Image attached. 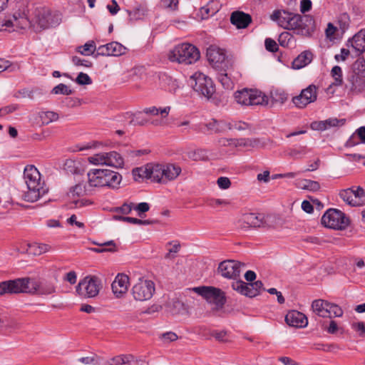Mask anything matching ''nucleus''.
<instances>
[{
    "mask_svg": "<svg viewBox=\"0 0 365 365\" xmlns=\"http://www.w3.org/2000/svg\"><path fill=\"white\" fill-rule=\"evenodd\" d=\"M352 68L353 71L347 77L346 87L353 93H359L365 89V62L357 60Z\"/></svg>",
    "mask_w": 365,
    "mask_h": 365,
    "instance_id": "obj_6",
    "label": "nucleus"
},
{
    "mask_svg": "<svg viewBox=\"0 0 365 365\" xmlns=\"http://www.w3.org/2000/svg\"><path fill=\"white\" fill-rule=\"evenodd\" d=\"M337 23L342 32H344L349 26V16L346 14H341L338 18Z\"/></svg>",
    "mask_w": 365,
    "mask_h": 365,
    "instance_id": "obj_52",
    "label": "nucleus"
},
{
    "mask_svg": "<svg viewBox=\"0 0 365 365\" xmlns=\"http://www.w3.org/2000/svg\"><path fill=\"white\" fill-rule=\"evenodd\" d=\"M230 22L237 29H245L252 22V16L241 11H235L231 14Z\"/></svg>",
    "mask_w": 365,
    "mask_h": 365,
    "instance_id": "obj_26",
    "label": "nucleus"
},
{
    "mask_svg": "<svg viewBox=\"0 0 365 365\" xmlns=\"http://www.w3.org/2000/svg\"><path fill=\"white\" fill-rule=\"evenodd\" d=\"M241 266H244V264L238 261L227 259L219 264L217 270L222 277L236 279L240 275Z\"/></svg>",
    "mask_w": 365,
    "mask_h": 365,
    "instance_id": "obj_17",
    "label": "nucleus"
},
{
    "mask_svg": "<svg viewBox=\"0 0 365 365\" xmlns=\"http://www.w3.org/2000/svg\"><path fill=\"white\" fill-rule=\"evenodd\" d=\"M88 183L91 187L118 188L122 176L118 172L108 169H93L88 173Z\"/></svg>",
    "mask_w": 365,
    "mask_h": 365,
    "instance_id": "obj_2",
    "label": "nucleus"
},
{
    "mask_svg": "<svg viewBox=\"0 0 365 365\" xmlns=\"http://www.w3.org/2000/svg\"><path fill=\"white\" fill-rule=\"evenodd\" d=\"M77 51L83 56L93 55L95 57V54L97 53V47L93 41H89L83 46H78Z\"/></svg>",
    "mask_w": 365,
    "mask_h": 365,
    "instance_id": "obj_37",
    "label": "nucleus"
},
{
    "mask_svg": "<svg viewBox=\"0 0 365 365\" xmlns=\"http://www.w3.org/2000/svg\"><path fill=\"white\" fill-rule=\"evenodd\" d=\"M168 56L173 62L189 65L195 63L200 58V54L195 46L190 43H182L175 46L170 51Z\"/></svg>",
    "mask_w": 365,
    "mask_h": 365,
    "instance_id": "obj_3",
    "label": "nucleus"
},
{
    "mask_svg": "<svg viewBox=\"0 0 365 365\" xmlns=\"http://www.w3.org/2000/svg\"><path fill=\"white\" fill-rule=\"evenodd\" d=\"M155 291L152 280L140 279L132 288L131 294L136 301L143 302L152 298Z\"/></svg>",
    "mask_w": 365,
    "mask_h": 365,
    "instance_id": "obj_12",
    "label": "nucleus"
},
{
    "mask_svg": "<svg viewBox=\"0 0 365 365\" xmlns=\"http://www.w3.org/2000/svg\"><path fill=\"white\" fill-rule=\"evenodd\" d=\"M331 76L334 78V81L330 85V87L331 86H339L342 84V70L340 66H335L332 68Z\"/></svg>",
    "mask_w": 365,
    "mask_h": 365,
    "instance_id": "obj_46",
    "label": "nucleus"
},
{
    "mask_svg": "<svg viewBox=\"0 0 365 365\" xmlns=\"http://www.w3.org/2000/svg\"><path fill=\"white\" fill-rule=\"evenodd\" d=\"M170 110V107L167 106L165 108H156L155 106L147 108L144 109V113L146 114H151L153 115H157L160 114L163 118L166 117Z\"/></svg>",
    "mask_w": 365,
    "mask_h": 365,
    "instance_id": "obj_41",
    "label": "nucleus"
},
{
    "mask_svg": "<svg viewBox=\"0 0 365 365\" xmlns=\"http://www.w3.org/2000/svg\"><path fill=\"white\" fill-rule=\"evenodd\" d=\"M242 228L259 227L263 225V217L261 214L245 213L240 221Z\"/></svg>",
    "mask_w": 365,
    "mask_h": 365,
    "instance_id": "obj_27",
    "label": "nucleus"
},
{
    "mask_svg": "<svg viewBox=\"0 0 365 365\" xmlns=\"http://www.w3.org/2000/svg\"><path fill=\"white\" fill-rule=\"evenodd\" d=\"M20 278L0 282V295L21 293Z\"/></svg>",
    "mask_w": 365,
    "mask_h": 365,
    "instance_id": "obj_28",
    "label": "nucleus"
},
{
    "mask_svg": "<svg viewBox=\"0 0 365 365\" xmlns=\"http://www.w3.org/2000/svg\"><path fill=\"white\" fill-rule=\"evenodd\" d=\"M232 288L239 293L249 297H254L259 294L263 287V283L260 280L247 284L242 280H237L232 282Z\"/></svg>",
    "mask_w": 365,
    "mask_h": 365,
    "instance_id": "obj_16",
    "label": "nucleus"
},
{
    "mask_svg": "<svg viewBox=\"0 0 365 365\" xmlns=\"http://www.w3.org/2000/svg\"><path fill=\"white\" fill-rule=\"evenodd\" d=\"M249 128L247 123L245 122H235V123H227V130L235 129L237 130H244Z\"/></svg>",
    "mask_w": 365,
    "mask_h": 365,
    "instance_id": "obj_56",
    "label": "nucleus"
},
{
    "mask_svg": "<svg viewBox=\"0 0 365 365\" xmlns=\"http://www.w3.org/2000/svg\"><path fill=\"white\" fill-rule=\"evenodd\" d=\"M207 130L214 133H222L227 130V123L223 120H216L212 119L211 121L205 124Z\"/></svg>",
    "mask_w": 365,
    "mask_h": 365,
    "instance_id": "obj_34",
    "label": "nucleus"
},
{
    "mask_svg": "<svg viewBox=\"0 0 365 365\" xmlns=\"http://www.w3.org/2000/svg\"><path fill=\"white\" fill-rule=\"evenodd\" d=\"M163 165L162 164H148V170L149 179L153 181L163 183Z\"/></svg>",
    "mask_w": 365,
    "mask_h": 365,
    "instance_id": "obj_33",
    "label": "nucleus"
},
{
    "mask_svg": "<svg viewBox=\"0 0 365 365\" xmlns=\"http://www.w3.org/2000/svg\"><path fill=\"white\" fill-rule=\"evenodd\" d=\"M189 85L200 95L210 98L215 92V85L210 78L196 72L188 80Z\"/></svg>",
    "mask_w": 365,
    "mask_h": 365,
    "instance_id": "obj_7",
    "label": "nucleus"
},
{
    "mask_svg": "<svg viewBox=\"0 0 365 365\" xmlns=\"http://www.w3.org/2000/svg\"><path fill=\"white\" fill-rule=\"evenodd\" d=\"M102 287L101 279L95 275L84 277L76 286V292L83 297H96Z\"/></svg>",
    "mask_w": 365,
    "mask_h": 365,
    "instance_id": "obj_8",
    "label": "nucleus"
},
{
    "mask_svg": "<svg viewBox=\"0 0 365 365\" xmlns=\"http://www.w3.org/2000/svg\"><path fill=\"white\" fill-rule=\"evenodd\" d=\"M292 39V36L289 32L284 31L279 36L278 41L282 46L287 47Z\"/></svg>",
    "mask_w": 365,
    "mask_h": 365,
    "instance_id": "obj_54",
    "label": "nucleus"
},
{
    "mask_svg": "<svg viewBox=\"0 0 365 365\" xmlns=\"http://www.w3.org/2000/svg\"><path fill=\"white\" fill-rule=\"evenodd\" d=\"M34 20H31L29 17L28 12L24 9L22 11H19L14 14L13 19L5 21L6 27L15 26L19 29H26L33 27L35 29V24H33Z\"/></svg>",
    "mask_w": 365,
    "mask_h": 365,
    "instance_id": "obj_18",
    "label": "nucleus"
},
{
    "mask_svg": "<svg viewBox=\"0 0 365 365\" xmlns=\"http://www.w3.org/2000/svg\"><path fill=\"white\" fill-rule=\"evenodd\" d=\"M329 302L324 299H315L312 303V309L314 313L321 317H327L328 307Z\"/></svg>",
    "mask_w": 365,
    "mask_h": 365,
    "instance_id": "obj_32",
    "label": "nucleus"
},
{
    "mask_svg": "<svg viewBox=\"0 0 365 365\" xmlns=\"http://www.w3.org/2000/svg\"><path fill=\"white\" fill-rule=\"evenodd\" d=\"M129 278L125 274H118L111 284L113 294L117 297H121L128 290Z\"/></svg>",
    "mask_w": 365,
    "mask_h": 365,
    "instance_id": "obj_25",
    "label": "nucleus"
},
{
    "mask_svg": "<svg viewBox=\"0 0 365 365\" xmlns=\"http://www.w3.org/2000/svg\"><path fill=\"white\" fill-rule=\"evenodd\" d=\"M294 15V13L284 10H275L271 15L270 19L274 21H277L279 26L284 29L289 30Z\"/></svg>",
    "mask_w": 365,
    "mask_h": 365,
    "instance_id": "obj_24",
    "label": "nucleus"
},
{
    "mask_svg": "<svg viewBox=\"0 0 365 365\" xmlns=\"http://www.w3.org/2000/svg\"><path fill=\"white\" fill-rule=\"evenodd\" d=\"M352 329L359 332V336L361 337L365 336V324L362 322H354L351 324Z\"/></svg>",
    "mask_w": 365,
    "mask_h": 365,
    "instance_id": "obj_59",
    "label": "nucleus"
},
{
    "mask_svg": "<svg viewBox=\"0 0 365 365\" xmlns=\"http://www.w3.org/2000/svg\"><path fill=\"white\" fill-rule=\"evenodd\" d=\"M225 71V69H222ZM217 80L225 89H232L233 87V82L225 72H220L217 74Z\"/></svg>",
    "mask_w": 365,
    "mask_h": 365,
    "instance_id": "obj_43",
    "label": "nucleus"
},
{
    "mask_svg": "<svg viewBox=\"0 0 365 365\" xmlns=\"http://www.w3.org/2000/svg\"><path fill=\"white\" fill-rule=\"evenodd\" d=\"M317 99V87L315 85H309L303 89L300 94L294 96L292 99V103L298 108H304L311 103Z\"/></svg>",
    "mask_w": 365,
    "mask_h": 365,
    "instance_id": "obj_15",
    "label": "nucleus"
},
{
    "mask_svg": "<svg viewBox=\"0 0 365 365\" xmlns=\"http://www.w3.org/2000/svg\"><path fill=\"white\" fill-rule=\"evenodd\" d=\"M128 13L130 21L141 20L146 15L147 9L145 6L139 5L128 11Z\"/></svg>",
    "mask_w": 365,
    "mask_h": 365,
    "instance_id": "obj_35",
    "label": "nucleus"
},
{
    "mask_svg": "<svg viewBox=\"0 0 365 365\" xmlns=\"http://www.w3.org/2000/svg\"><path fill=\"white\" fill-rule=\"evenodd\" d=\"M312 9L311 0H302L300 2V11L304 14Z\"/></svg>",
    "mask_w": 365,
    "mask_h": 365,
    "instance_id": "obj_64",
    "label": "nucleus"
},
{
    "mask_svg": "<svg viewBox=\"0 0 365 365\" xmlns=\"http://www.w3.org/2000/svg\"><path fill=\"white\" fill-rule=\"evenodd\" d=\"M98 358L96 354H92L91 356L78 359V361L86 365L96 364L98 362Z\"/></svg>",
    "mask_w": 365,
    "mask_h": 365,
    "instance_id": "obj_57",
    "label": "nucleus"
},
{
    "mask_svg": "<svg viewBox=\"0 0 365 365\" xmlns=\"http://www.w3.org/2000/svg\"><path fill=\"white\" fill-rule=\"evenodd\" d=\"M207 58L209 62L215 67L224 69L227 67L226 55L224 51L215 46H210L207 49Z\"/></svg>",
    "mask_w": 365,
    "mask_h": 365,
    "instance_id": "obj_20",
    "label": "nucleus"
},
{
    "mask_svg": "<svg viewBox=\"0 0 365 365\" xmlns=\"http://www.w3.org/2000/svg\"><path fill=\"white\" fill-rule=\"evenodd\" d=\"M214 4L213 1H210L206 6H204L200 8V13L202 14V19H207L210 16H213L218 11V8H214L212 4Z\"/></svg>",
    "mask_w": 365,
    "mask_h": 365,
    "instance_id": "obj_45",
    "label": "nucleus"
},
{
    "mask_svg": "<svg viewBox=\"0 0 365 365\" xmlns=\"http://www.w3.org/2000/svg\"><path fill=\"white\" fill-rule=\"evenodd\" d=\"M354 206L356 207L365 205V192L364 189H362L361 187H357L356 190L354 189Z\"/></svg>",
    "mask_w": 365,
    "mask_h": 365,
    "instance_id": "obj_40",
    "label": "nucleus"
},
{
    "mask_svg": "<svg viewBox=\"0 0 365 365\" xmlns=\"http://www.w3.org/2000/svg\"><path fill=\"white\" fill-rule=\"evenodd\" d=\"M322 224L326 227L334 230H344L349 224V220L345 214L336 209H329L322 217Z\"/></svg>",
    "mask_w": 365,
    "mask_h": 365,
    "instance_id": "obj_9",
    "label": "nucleus"
},
{
    "mask_svg": "<svg viewBox=\"0 0 365 365\" xmlns=\"http://www.w3.org/2000/svg\"><path fill=\"white\" fill-rule=\"evenodd\" d=\"M313 59V53L310 51L302 52L292 62V68L300 69L309 64Z\"/></svg>",
    "mask_w": 365,
    "mask_h": 365,
    "instance_id": "obj_30",
    "label": "nucleus"
},
{
    "mask_svg": "<svg viewBox=\"0 0 365 365\" xmlns=\"http://www.w3.org/2000/svg\"><path fill=\"white\" fill-rule=\"evenodd\" d=\"M51 93L56 95L61 94L68 96L73 93V91L70 89L66 84L60 83L52 89Z\"/></svg>",
    "mask_w": 365,
    "mask_h": 365,
    "instance_id": "obj_50",
    "label": "nucleus"
},
{
    "mask_svg": "<svg viewBox=\"0 0 365 365\" xmlns=\"http://www.w3.org/2000/svg\"><path fill=\"white\" fill-rule=\"evenodd\" d=\"M84 192L85 186L83 185V184L78 183L75 186L71 187L69 193L71 195L72 197H78L83 195Z\"/></svg>",
    "mask_w": 365,
    "mask_h": 365,
    "instance_id": "obj_55",
    "label": "nucleus"
},
{
    "mask_svg": "<svg viewBox=\"0 0 365 365\" xmlns=\"http://www.w3.org/2000/svg\"><path fill=\"white\" fill-rule=\"evenodd\" d=\"M265 48L270 52H276L278 50V45L276 41L272 38H266L264 41Z\"/></svg>",
    "mask_w": 365,
    "mask_h": 365,
    "instance_id": "obj_58",
    "label": "nucleus"
},
{
    "mask_svg": "<svg viewBox=\"0 0 365 365\" xmlns=\"http://www.w3.org/2000/svg\"><path fill=\"white\" fill-rule=\"evenodd\" d=\"M31 252L35 255H40L51 250V246L46 244L34 243L29 245Z\"/></svg>",
    "mask_w": 365,
    "mask_h": 365,
    "instance_id": "obj_44",
    "label": "nucleus"
},
{
    "mask_svg": "<svg viewBox=\"0 0 365 365\" xmlns=\"http://www.w3.org/2000/svg\"><path fill=\"white\" fill-rule=\"evenodd\" d=\"M353 195H354V187L342 190L339 192L340 197L348 205L351 206H354L353 202L354 201Z\"/></svg>",
    "mask_w": 365,
    "mask_h": 365,
    "instance_id": "obj_47",
    "label": "nucleus"
},
{
    "mask_svg": "<svg viewBox=\"0 0 365 365\" xmlns=\"http://www.w3.org/2000/svg\"><path fill=\"white\" fill-rule=\"evenodd\" d=\"M235 98L237 103L242 106H267L269 103L268 96L256 89L237 91L235 93Z\"/></svg>",
    "mask_w": 365,
    "mask_h": 365,
    "instance_id": "obj_5",
    "label": "nucleus"
},
{
    "mask_svg": "<svg viewBox=\"0 0 365 365\" xmlns=\"http://www.w3.org/2000/svg\"><path fill=\"white\" fill-rule=\"evenodd\" d=\"M126 48L121 43L117 41H112L110 43L99 46L97 48V53L95 54V58L98 56H119L125 53Z\"/></svg>",
    "mask_w": 365,
    "mask_h": 365,
    "instance_id": "obj_19",
    "label": "nucleus"
},
{
    "mask_svg": "<svg viewBox=\"0 0 365 365\" xmlns=\"http://www.w3.org/2000/svg\"><path fill=\"white\" fill-rule=\"evenodd\" d=\"M217 183L218 186L223 190L227 189L231 185L230 179L227 177H220L217 179Z\"/></svg>",
    "mask_w": 365,
    "mask_h": 365,
    "instance_id": "obj_61",
    "label": "nucleus"
},
{
    "mask_svg": "<svg viewBox=\"0 0 365 365\" xmlns=\"http://www.w3.org/2000/svg\"><path fill=\"white\" fill-rule=\"evenodd\" d=\"M327 314V317L329 318L340 317L343 315V310L339 305L329 302Z\"/></svg>",
    "mask_w": 365,
    "mask_h": 365,
    "instance_id": "obj_48",
    "label": "nucleus"
},
{
    "mask_svg": "<svg viewBox=\"0 0 365 365\" xmlns=\"http://www.w3.org/2000/svg\"><path fill=\"white\" fill-rule=\"evenodd\" d=\"M345 123V118H330L324 120L312 122L311 128L314 130L324 131L331 128L343 126Z\"/></svg>",
    "mask_w": 365,
    "mask_h": 365,
    "instance_id": "obj_22",
    "label": "nucleus"
},
{
    "mask_svg": "<svg viewBox=\"0 0 365 365\" xmlns=\"http://www.w3.org/2000/svg\"><path fill=\"white\" fill-rule=\"evenodd\" d=\"M40 117L43 123L48 124L51 122L56 121L58 119V113L53 111L42 112Z\"/></svg>",
    "mask_w": 365,
    "mask_h": 365,
    "instance_id": "obj_49",
    "label": "nucleus"
},
{
    "mask_svg": "<svg viewBox=\"0 0 365 365\" xmlns=\"http://www.w3.org/2000/svg\"><path fill=\"white\" fill-rule=\"evenodd\" d=\"M133 178L135 181L140 182L144 178L149 179V173L148 170V165L145 167L134 168L132 171Z\"/></svg>",
    "mask_w": 365,
    "mask_h": 365,
    "instance_id": "obj_38",
    "label": "nucleus"
},
{
    "mask_svg": "<svg viewBox=\"0 0 365 365\" xmlns=\"http://www.w3.org/2000/svg\"><path fill=\"white\" fill-rule=\"evenodd\" d=\"M24 178L28 190L24 192V199L34 202L48 192V188L41 182V174L34 165H27L24 168Z\"/></svg>",
    "mask_w": 365,
    "mask_h": 365,
    "instance_id": "obj_1",
    "label": "nucleus"
},
{
    "mask_svg": "<svg viewBox=\"0 0 365 365\" xmlns=\"http://www.w3.org/2000/svg\"><path fill=\"white\" fill-rule=\"evenodd\" d=\"M286 323L293 327L304 328L308 324L307 317L302 312L292 310L289 312L285 317Z\"/></svg>",
    "mask_w": 365,
    "mask_h": 365,
    "instance_id": "obj_21",
    "label": "nucleus"
},
{
    "mask_svg": "<svg viewBox=\"0 0 365 365\" xmlns=\"http://www.w3.org/2000/svg\"><path fill=\"white\" fill-rule=\"evenodd\" d=\"M163 184L175 180L181 173L180 167L173 164L163 165Z\"/></svg>",
    "mask_w": 365,
    "mask_h": 365,
    "instance_id": "obj_29",
    "label": "nucleus"
},
{
    "mask_svg": "<svg viewBox=\"0 0 365 365\" xmlns=\"http://www.w3.org/2000/svg\"><path fill=\"white\" fill-rule=\"evenodd\" d=\"M114 364H130L135 361V356L133 354H121L113 357L112 359Z\"/></svg>",
    "mask_w": 365,
    "mask_h": 365,
    "instance_id": "obj_39",
    "label": "nucleus"
},
{
    "mask_svg": "<svg viewBox=\"0 0 365 365\" xmlns=\"http://www.w3.org/2000/svg\"><path fill=\"white\" fill-rule=\"evenodd\" d=\"M297 187L312 192H317L320 189V185L317 181L308 179H302L299 181Z\"/></svg>",
    "mask_w": 365,
    "mask_h": 365,
    "instance_id": "obj_36",
    "label": "nucleus"
},
{
    "mask_svg": "<svg viewBox=\"0 0 365 365\" xmlns=\"http://www.w3.org/2000/svg\"><path fill=\"white\" fill-rule=\"evenodd\" d=\"M314 28V21L310 16L294 14L289 30H294L299 35L309 36L313 31Z\"/></svg>",
    "mask_w": 365,
    "mask_h": 365,
    "instance_id": "obj_13",
    "label": "nucleus"
},
{
    "mask_svg": "<svg viewBox=\"0 0 365 365\" xmlns=\"http://www.w3.org/2000/svg\"><path fill=\"white\" fill-rule=\"evenodd\" d=\"M270 107L274 105H283L288 99V94L279 88L272 89L270 91Z\"/></svg>",
    "mask_w": 365,
    "mask_h": 365,
    "instance_id": "obj_31",
    "label": "nucleus"
},
{
    "mask_svg": "<svg viewBox=\"0 0 365 365\" xmlns=\"http://www.w3.org/2000/svg\"><path fill=\"white\" fill-rule=\"evenodd\" d=\"M89 162L93 165H104L115 168H123L124 165L123 157L115 151L95 154L89 158Z\"/></svg>",
    "mask_w": 365,
    "mask_h": 365,
    "instance_id": "obj_11",
    "label": "nucleus"
},
{
    "mask_svg": "<svg viewBox=\"0 0 365 365\" xmlns=\"http://www.w3.org/2000/svg\"><path fill=\"white\" fill-rule=\"evenodd\" d=\"M149 209L150 205L148 202H140L134 207V210L138 211L140 217H142V213L148 212Z\"/></svg>",
    "mask_w": 365,
    "mask_h": 365,
    "instance_id": "obj_63",
    "label": "nucleus"
},
{
    "mask_svg": "<svg viewBox=\"0 0 365 365\" xmlns=\"http://www.w3.org/2000/svg\"><path fill=\"white\" fill-rule=\"evenodd\" d=\"M168 245H173L171 248L168 250V252L165 255V258L166 259H173L175 257V254L178 253L180 248V244L177 242H170L167 244Z\"/></svg>",
    "mask_w": 365,
    "mask_h": 365,
    "instance_id": "obj_51",
    "label": "nucleus"
},
{
    "mask_svg": "<svg viewBox=\"0 0 365 365\" xmlns=\"http://www.w3.org/2000/svg\"><path fill=\"white\" fill-rule=\"evenodd\" d=\"M64 170L70 173H76L77 168L75 166V162L71 159L66 160L64 163Z\"/></svg>",
    "mask_w": 365,
    "mask_h": 365,
    "instance_id": "obj_62",
    "label": "nucleus"
},
{
    "mask_svg": "<svg viewBox=\"0 0 365 365\" xmlns=\"http://www.w3.org/2000/svg\"><path fill=\"white\" fill-rule=\"evenodd\" d=\"M193 290L204 297L207 302L214 304L217 309L223 307L226 303V297L224 292L214 287H198Z\"/></svg>",
    "mask_w": 365,
    "mask_h": 365,
    "instance_id": "obj_10",
    "label": "nucleus"
},
{
    "mask_svg": "<svg viewBox=\"0 0 365 365\" xmlns=\"http://www.w3.org/2000/svg\"><path fill=\"white\" fill-rule=\"evenodd\" d=\"M54 15L45 9H37L35 11V19H33V24H35L34 30L38 32L42 29L56 26L59 24L58 19Z\"/></svg>",
    "mask_w": 365,
    "mask_h": 365,
    "instance_id": "obj_14",
    "label": "nucleus"
},
{
    "mask_svg": "<svg viewBox=\"0 0 365 365\" xmlns=\"http://www.w3.org/2000/svg\"><path fill=\"white\" fill-rule=\"evenodd\" d=\"M72 62L76 66H83L85 67H91L92 63L88 60L81 59V58L78 56H73L72 58Z\"/></svg>",
    "mask_w": 365,
    "mask_h": 365,
    "instance_id": "obj_60",
    "label": "nucleus"
},
{
    "mask_svg": "<svg viewBox=\"0 0 365 365\" xmlns=\"http://www.w3.org/2000/svg\"><path fill=\"white\" fill-rule=\"evenodd\" d=\"M21 293L48 295L56 292V287L52 282H40L29 277L20 278Z\"/></svg>",
    "mask_w": 365,
    "mask_h": 365,
    "instance_id": "obj_4",
    "label": "nucleus"
},
{
    "mask_svg": "<svg viewBox=\"0 0 365 365\" xmlns=\"http://www.w3.org/2000/svg\"><path fill=\"white\" fill-rule=\"evenodd\" d=\"M346 46L351 47L355 52V56H358L365 51V30H361L355 34L352 38L349 39Z\"/></svg>",
    "mask_w": 365,
    "mask_h": 365,
    "instance_id": "obj_23",
    "label": "nucleus"
},
{
    "mask_svg": "<svg viewBox=\"0 0 365 365\" xmlns=\"http://www.w3.org/2000/svg\"><path fill=\"white\" fill-rule=\"evenodd\" d=\"M101 247L92 249L94 252L101 253L104 252H115L116 251V245L113 240H110L100 245Z\"/></svg>",
    "mask_w": 365,
    "mask_h": 365,
    "instance_id": "obj_42",
    "label": "nucleus"
},
{
    "mask_svg": "<svg viewBox=\"0 0 365 365\" xmlns=\"http://www.w3.org/2000/svg\"><path fill=\"white\" fill-rule=\"evenodd\" d=\"M75 82L78 85L84 86L91 84L92 80L87 73L81 72L75 79Z\"/></svg>",
    "mask_w": 365,
    "mask_h": 365,
    "instance_id": "obj_53",
    "label": "nucleus"
}]
</instances>
